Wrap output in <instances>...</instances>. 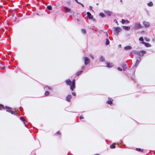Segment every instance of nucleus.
I'll use <instances>...</instances> for the list:
<instances>
[{
	"instance_id": "f257e3e1",
	"label": "nucleus",
	"mask_w": 155,
	"mask_h": 155,
	"mask_svg": "<svg viewBox=\"0 0 155 155\" xmlns=\"http://www.w3.org/2000/svg\"><path fill=\"white\" fill-rule=\"evenodd\" d=\"M113 29L114 31V34L118 35L119 32L121 30V28L118 27H114Z\"/></svg>"
},
{
	"instance_id": "f03ea898",
	"label": "nucleus",
	"mask_w": 155,
	"mask_h": 155,
	"mask_svg": "<svg viewBox=\"0 0 155 155\" xmlns=\"http://www.w3.org/2000/svg\"><path fill=\"white\" fill-rule=\"evenodd\" d=\"M143 27L139 23H135L134 27V29L135 30H138Z\"/></svg>"
},
{
	"instance_id": "7ed1b4c3",
	"label": "nucleus",
	"mask_w": 155,
	"mask_h": 155,
	"mask_svg": "<svg viewBox=\"0 0 155 155\" xmlns=\"http://www.w3.org/2000/svg\"><path fill=\"white\" fill-rule=\"evenodd\" d=\"M146 53V51L145 50H141L138 51V53H137L138 55H139L140 56L142 57L143 56L144 54H145Z\"/></svg>"
},
{
	"instance_id": "20e7f679",
	"label": "nucleus",
	"mask_w": 155,
	"mask_h": 155,
	"mask_svg": "<svg viewBox=\"0 0 155 155\" xmlns=\"http://www.w3.org/2000/svg\"><path fill=\"white\" fill-rule=\"evenodd\" d=\"M72 85L71 86V87H70V89L71 91H73L74 90V89L75 87V80L73 79L72 81Z\"/></svg>"
},
{
	"instance_id": "39448f33",
	"label": "nucleus",
	"mask_w": 155,
	"mask_h": 155,
	"mask_svg": "<svg viewBox=\"0 0 155 155\" xmlns=\"http://www.w3.org/2000/svg\"><path fill=\"white\" fill-rule=\"evenodd\" d=\"M67 85H68L70 86V87H71V86L72 85V81L70 79H68L66 80L65 81Z\"/></svg>"
},
{
	"instance_id": "423d86ee",
	"label": "nucleus",
	"mask_w": 155,
	"mask_h": 155,
	"mask_svg": "<svg viewBox=\"0 0 155 155\" xmlns=\"http://www.w3.org/2000/svg\"><path fill=\"white\" fill-rule=\"evenodd\" d=\"M141 61V58L140 57H137L136 58V61L134 66H137Z\"/></svg>"
},
{
	"instance_id": "0eeeda50",
	"label": "nucleus",
	"mask_w": 155,
	"mask_h": 155,
	"mask_svg": "<svg viewBox=\"0 0 155 155\" xmlns=\"http://www.w3.org/2000/svg\"><path fill=\"white\" fill-rule=\"evenodd\" d=\"M90 61V59L87 57H85L84 58V64L85 65H87Z\"/></svg>"
},
{
	"instance_id": "6e6552de",
	"label": "nucleus",
	"mask_w": 155,
	"mask_h": 155,
	"mask_svg": "<svg viewBox=\"0 0 155 155\" xmlns=\"http://www.w3.org/2000/svg\"><path fill=\"white\" fill-rule=\"evenodd\" d=\"M143 23L145 27H148L150 26V25L149 23L148 22L143 21Z\"/></svg>"
},
{
	"instance_id": "1a4fd4ad",
	"label": "nucleus",
	"mask_w": 155,
	"mask_h": 155,
	"mask_svg": "<svg viewBox=\"0 0 155 155\" xmlns=\"http://www.w3.org/2000/svg\"><path fill=\"white\" fill-rule=\"evenodd\" d=\"M141 43L144 45L145 46L147 47H149L151 46V45L150 44L148 43H146L144 42H142Z\"/></svg>"
},
{
	"instance_id": "9d476101",
	"label": "nucleus",
	"mask_w": 155,
	"mask_h": 155,
	"mask_svg": "<svg viewBox=\"0 0 155 155\" xmlns=\"http://www.w3.org/2000/svg\"><path fill=\"white\" fill-rule=\"evenodd\" d=\"M20 120L23 122L24 124H25V127H27V124L25 122V118L23 117H21L20 118Z\"/></svg>"
},
{
	"instance_id": "9b49d317",
	"label": "nucleus",
	"mask_w": 155,
	"mask_h": 155,
	"mask_svg": "<svg viewBox=\"0 0 155 155\" xmlns=\"http://www.w3.org/2000/svg\"><path fill=\"white\" fill-rule=\"evenodd\" d=\"M87 17L90 19H92L93 18V16L91 15V13L90 12H87Z\"/></svg>"
},
{
	"instance_id": "f8f14e48",
	"label": "nucleus",
	"mask_w": 155,
	"mask_h": 155,
	"mask_svg": "<svg viewBox=\"0 0 155 155\" xmlns=\"http://www.w3.org/2000/svg\"><path fill=\"white\" fill-rule=\"evenodd\" d=\"M71 96L70 95H68L66 97V100L68 102H70L71 98Z\"/></svg>"
},
{
	"instance_id": "ddd939ff",
	"label": "nucleus",
	"mask_w": 155,
	"mask_h": 155,
	"mask_svg": "<svg viewBox=\"0 0 155 155\" xmlns=\"http://www.w3.org/2000/svg\"><path fill=\"white\" fill-rule=\"evenodd\" d=\"M104 12L105 13L107 14L108 15L110 16L111 14L112 13V12H110L108 10H105Z\"/></svg>"
},
{
	"instance_id": "4468645a",
	"label": "nucleus",
	"mask_w": 155,
	"mask_h": 155,
	"mask_svg": "<svg viewBox=\"0 0 155 155\" xmlns=\"http://www.w3.org/2000/svg\"><path fill=\"white\" fill-rule=\"evenodd\" d=\"M108 101H107V103L109 104H111L112 103L113 100L111 98L108 97Z\"/></svg>"
},
{
	"instance_id": "2eb2a0df",
	"label": "nucleus",
	"mask_w": 155,
	"mask_h": 155,
	"mask_svg": "<svg viewBox=\"0 0 155 155\" xmlns=\"http://www.w3.org/2000/svg\"><path fill=\"white\" fill-rule=\"evenodd\" d=\"M122 27L124 30L127 31L129 30L130 29V27L129 26H123Z\"/></svg>"
},
{
	"instance_id": "dca6fc26",
	"label": "nucleus",
	"mask_w": 155,
	"mask_h": 155,
	"mask_svg": "<svg viewBox=\"0 0 155 155\" xmlns=\"http://www.w3.org/2000/svg\"><path fill=\"white\" fill-rule=\"evenodd\" d=\"M5 108L7 109V110H6V111L10 113V111H11V110H12V108L9 107H8V106H5Z\"/></svg>"
},
{
	"instance_id": "f3484780",
	"label": "nucleus",
	"mask_w": 155,
	"mask_h": 155,
	"mask_svg": "<svg viewBox=\"0 0 155 155\" xmlns=\"http://www.w3.org/2000/svg\"><path fill=\"white\" fill-rule=\"evenodd\" d=\"M132 48V47L130 46H127L124 48V49L126 50L131 49Z\"/></svg>"
},
{
	"instance_id": "a211bd4d",
	"label": "nucleus",
	"mask_w": 155,
	"mask_h": 155,
	"mask_svg": "<svg viewBox=\"0 0 155 155\" xmlns=\"http://www.w3.org/2000/svg\"><path fill=\"white\" fill-rule=\"evenodd\" d=\"M107 67L108 68H111L113 66V64L112 63H107Z\"/></svg>"
},
{
	"instance_id": "6ab92c4d",
	"label": "nucleus",
	"mask_w": 155,
	"mask_h": 155,
	"mask_svg": "<svg viewBox=\"0 0 155 155\" xmlns=\"http://www.w3.org/2000/svg\"><path fill=\"white\" fill-rule=\"evenodd\" d=\"M64 8L66 12H69L70 11L71 9L66 7H64Z\"/></svg>"
},
{
	"instance_id": "aec40b11",
	"label": "nucleus",
	"mask_w": 155,
	"mask_h": 155,
	"mask_svg": "<svg viewBox=\"0 0 155 155\" xmlns=\"http://www.w3.org/2000/svg\"><path fill=\"white\" fill-rule=\"evenodd\" d=\"M99 60L101 62H103L104 61V58L103 56H101L99 58Z\"/></svg>"
},
{
	"instance_id": "412c9836",
	"label": "nucleus",
	"mask_w": 155,
	"mask_h": 155,
	"mask_svg": "<svg viewBox=\"0 0 155 155\" xmlns=\"http://www.w3.org/2000/svg\"><path fill=\"white\" fill-rule=\"evenodd\" d=\"M138 51H137L136 50H133L131 52V53H134V54H137L138 55Z\"/></svg>"
},
{
	"instance_id": "4be33fe9",
	"label": "nucleus",
	"mask_w": 155,
	"mask_h": 155,
	"mask_svg": "<svg viewBox=\"0 0 155 155\" xmlns=\"http://www.w3.org/2000/svg\"><path fill=\"white\" fill-rule=\"evenodd\" d=\"M148 6L149 7H151L153 5V4L152 2H150L147 4Z\"/></svg>"
},
{
	"instance_id": "5701e85b",
	"label": "nucleus",
	"mask_w": 155,
	"mask_h": 155,
	"mask_svg": "<svg viewBox=\"0 0 155 155\" xmlns=\"http://www.w3.org/2000/svg\"><path fill=\"white\" fill-rule=\"evenodd\" d=\"M110 44V41L108 38L106 39L105 45H109Z\"/></svg>"
},
{
	"instance_id": "b1692460",
	"label": "nucleus",
	"mask_w": 155,
	"mask_h": 155,
	"mask_svg": "<svg viewBox=\"0 0 155 155\" xmlns=\"http://www.w3.org/2000/svg\"><path fill=\"white\" fill-rule=\"evenodd\" d=\"M136 150L137 151H141V152H143V149H141V148H137L136 149Z\"/></svg>"
},
{
	"instance_id": "393cba45",
	"label": "nucleus",
	"mask_w": 155,
	"mask_h": 155,
	"mask_svg": "<svg viewBox=\"0 0 155 155\" xmlns=\"http://www.w3.org/2000/svg\"><path fill=\"white\" fill-rule=\"evenodd\" d=\"M83 72L82 71H80L78 72H77L76 73L77 76H78L80 75Z\"/></svg>"
},
{
	"instance_id": "a878e982",
	"label": "nucleus",
	"mask_w": 155,
	"mask_h": 155,
	"mask_svg": "<svg viewBox=\"0 0 155 155\" xmlns=\"http://www.w3.org/2000/svg\"><path fill=\"white\" fill-rule=\"evenodd\" d=\"M47 8L48 10H50L52 9V7L51 5H49L47 6Z\"/></svg>"
},
{
	"instance_id": "bb28decb",
	"label": "nucleus",
	"mask_w": 155,
	"mask_h": 155,
	"mask_svg": "<svg viewBox=\"0 0 155 155\" xmlns=\"http://www.w3.org/2000/svg\"><path fill=\"white\" fill-rule=\"evenodd\" d=\"M44 89L45 90H50L51 89L50 87L48 86H46L45 87Z\"/></svg>"
},
{
	"instance_id": "cd10ccee",
	"label": "nucleus",
	"mask_w": 155,
	"mask_h": 155,
	"mask_svg": "<svg viewBox=\"0 0 155 155\" xmlns=\"http://www.w3.org/2000/svg\"><path fill=\"white\" fill-rule=\"evenodd\" d=\"M99 15L102 17H105L104 14L102 12H101L99 14Z\"/></svg>"
},
{
	"instance_id": "c85d7f7f",
	"label": "nucleus",
	"mask_w": 155,
	"mask_h": 155,
	"mask_svg": "<svg viewBox=\"0 0 155 155\" xmlns=\"http://www.w3.org/2000/svg\"><path fill=\"white\" fill-rule=\"evenodd\" d=\"M139 40L140 41H141L142 42H143V41L144 40L143 38V37H141L139 38Z\"/></svg>"
},
{
	"instance_id": "c756f323",
	"label": "nucleus",
	"mask_w": 155,
	"mask_h": 155,
	"mask_svg": "<svg viewBox=\"0 0 155 155\" xmlns=\"http://www.w3.org/2000/svg\"><path fill=\"white\" fill-rule=\"evenodd\" d=\"M115 147V146L114 144H112L110 146V148H111L113 149Z\"/></svg>"
},
{
	"instance_id": "7c9ffc66",
	"label": "nucleus",
	"mask_w": 155,
	"mask_h": 155,
	"mask_svg": "<svg viewBox=\"0 0 155 155\" xmlns=\"http://www.w3.org/2000/svg\"><path fill=\"white\" fill-rule=\"evenodd\" d=\"M10 113H11L12 114L15 115H16V113L14 111L11 110V111H10Z\"/></svg>"
},
{
	"instance_id": "2f4dec72",
	"label": "nucleus",
	"mask_w": 155,
	"mask_h": 155,
	"mask_svg": "<svg viewBox=\"0 0 155 155\" xmlns=\"http://www.w3.org/2000/svg\"><path fill=\"white\" fill-rule=\"evenodd\" d=\"M49 94V92L48 91H47L45 93V96H48Z\"/></svg>"
},
{
	"instance_id": "473e14b6",
	"label": "nucleus",
	"mask_w": 155,
	"mask_h": 155,
	"mask_svg": "<svg viewBox=\"0 0 155 155\" xmlns=\"http://www.w3.org/2000/svg\"><path fill=\"white\" fill-rule=\"evenodd\" d=\"M83 34H85L86 32V31L85 29H82L81 30Z\"/></svg>"
},
{
	"instance_id": "72a5a7b5",
	"label": "nucleus",
	"mask_w": 155,
	"mask_h": 155,
	"mask_svg": "<svg viewBox=\"0 0 155 155\" xmlns=\"http://www.w3.org/2000/svg\"><path fill=\"white\" fill-rule=\"evenodd\" d=\"M125 22V20L124 19H122L121 20V23L122 24H124Z\"/></svg>"
},
{
	"instance_id": "f704fd0d",
	"label": "nucleus",
	"mask_w": 155,
	"mask_h": 155,
	"mask_svg": "<svg viewBox=\"0 0 155 155\" xmlns=\"http://www.w3.org/2000/svg\"><path fill=\"white\" fill-rule=\"evenodd\" d=\"M145 40L147 41H150V39L149 38H144Z\"/></svg>"
},
{
	"instance_id": "c9c22d12",
	"label": "nucleus",
	"mask_w": 155,
	"mask_h": 155,
	"mask_svg": "<svg viewBox=\"0 0 155 155\" xmlns=\"http://www.w3.org/2000/svg\"><path fill=\"white\" fill-rule=\"evenodd\" d=\"M90 57L93 59V60H94V56H93L91 54L90 55Z\"/></svg>"
},
{
	"instance_id": "e433bc0d",
	"label": "nucleus",
	"mask_w": 155,
	"mask_h": 155,
	"mask_svg": "<svg viewBox=\"0 0 155 155\" xmlns=\"http://www.w3.org/2000/svg\"><path fill=\"white\" fill-rule=\"evenodd\" d=\"M117 70L118 71H122V69L121 68H120V67H118L117 68Z\"/></svg>"
},
{
	"instance_id": "4c0bfd02",
	"label": "nucleus",
	"mask_w": 155,
	"mask_h": 155,
	"mask_svg": "<svg viewBox=\"0 0 155 155\" xmlns=\"http://www.w3.org/2000/svg\"><path fill=\"white\" fill-rule=\"evenodd\" d=\"M79 118H80V119L81 120V119H84V117H83L82 116H81Z\"/></svg>"
},
{
	"instance_id": "58836bf2",
	"label": "nucleus",
	"mask_w": 155,
	"mask_h": 155,
	"mask_svg": "<svg viewBox=\"0 0 155 155\" xmlns=\"http://www.w3.org/2000/svg\"><path fill=\"white\" fill-rule=\"evenodd\" d=\"M72 94L73 96H76V93H75V92H72Z\"/></svg>"
},
{
	"instance_id": "ea45409f",
	"label": "nucleus",
	"mask_w": 155,
	"mask_h": 155,
	"mask_svg": "<svg viewBox=\"0 0 155 155\" xmlns=\"http://www.w3.org/2000/svg\"><path fill=\"white\" fill-rule=\"evenodd\" d=\"M57 134H59V135H61V133L59 132V131H57Z\"/></svg>"
},
{
	"instance_id": "a19ab883",
	"label": "nucleus",
	"mask_w": 155,
	"mask_h": 155,
	"mask_svg": "<svg viewBox=\"0 0 155 155\" xmlns=\"http://www.w3.org/2000/svg\"><path fill=\"white\" fill-rule=\"evenodd\" d=\"M74 0L77 3H78V4L80 3V2H79L78 1V0Z\"/></svg>"
},
{
	"instance_id": "79ce46f5",
	"label": "nucleus",
	"mask_w": 155,
	"mask_h": 155,
	"mask_svg": "<svg viewBox=\"0 0 155 155\" xmlns=\"http://www.w3.org/2000/svg\"><path fill=\"white\" fill-rule=\"evenodd\" d=\"M2 108H3L2 106H1V105L0 104V110H2Z\"/></svg>"
},
{
	"instance_id": "37998d69",
	"label": "nucleus",
	"mask_w": 155,
	"mask_h": 155,
	"mask_svg": "<svg viewBox=\"0 0 155 155\" xmlns=\"http://www.w3.org/2000/svg\"><path fill=\"white\" fill-rule=\"evenodd\" d=\"M89 8L91 10H92V7L91 6H89Z\"/></svg>"
},
{
	"instance_id": "c03bdc74",
	"label": "nucleus",
	"mask_w": 155,
	"mask_h": 155,
	"mask_svg": "<svg viewBox=\"0 0 155 155\" xmlns=\"http://www.w3.org/2000/svg\"><path fill=\"white\" fill-rule=\"evenodd\" d=\"M84 68H85V66H82V67L81 69H82V70L84 69Z\"/></svg>"
},
{
	"instance_id": "a18cd8bd",
	"label": "nucleus",
	"mask_w": 155,
	"mask_h": 155,
	"mask_svg": "<svg viewBox=\"0 0 155 155\" xmlns=\"http://www.w3.org/2000/svg\"><path fill=\"white\" fill-rule=\"evenodd\" d=\"M79 4H81V5H82L83 7H84V5L83 4H81V3H79Z\"/></svg>"
},
{
	"instance_id": "49530a36",
	"label": "nucleus",
	"mask_w": 155,
	"mask_h": 155,
	"mask_svg": "<svg viewBox=\"0 0 155 155\" xmlns=\"http://www.w3.org/2000/svg\"><path fill=\"white\" fill-rule=\"evenodd\" d=\"M125 21H126V22L127 23H129V21L127 20H126Z\"/></svg>"
},
{
	"instance_id": "de8ad7c7",
	"label": "nucleus",
	"mask_w": 155,
	"mask_h": 155,
	"mask_svg": "<svg viewBox=\"0 0 155 155\" xmlns=\"http://www.w3.org/2000/svg\"><path fill=\"white\" fill-rule=\"evenodd\" d=\"M114 22H116V23H117V21L116 20H114Z\"/></svg>"
},
{
	"instance_id": "09e8293b",
	"label": "nucleus",
	"mask_w": 155,
	"mask_h": 155,
	"mask_svg": "<svg viewBox=\"0 0 155 155\" xmlns=\"http://www.w3.org/2000/svg\"><path fill=\"white\" fill-rule=\"evenodd\" d=\"M118 46H119V47H121V45H119Z\"/></svg>"
},
{
	"instance_id": "8fccbe9b",
	"label": "nucleus",
	"mask_w": 155,
	"mask_h": 155,
	"mask_svg": "<svg viewBox=\"0 0 155 155\" xmlns=\"http://www.w3.org/2000/svg\"><path fill=\"white\" fill-rule=\"evenodd\" d=\"M94 155H99V154H95Z\"/></svg>"
},
{
	"instance_id": "3c124183",
	"label": "nucleus",
	"mask_w": 155,
	"mask_h": 155,
	"mask_svg": "<svg viewBox=\"0 0 155 155\" xmlns=\"http://www.w3.org/2000/svg\"><path fill=\"white\" fill-rule=\"evenodd\" d=\"M19 108H20V110H21V107H20Z\"/></svg>"
},
{
	"instance_id": "603ef678",
	"label": "nucleus",
	"mask_w": 155,
	"mask_h": 155,
	"mask_svg": "<svg viewBox=\"0 0 155 155\" xmlns=\"http://www.w3.org/2000/svg\"><path fill=\"white\" fill-rule=\"evenodd\" d=\"M120 2H122V0H120Z\"/></svg>"
},
{
	"instance_id": "864d4df0",
	"label": "nucleus",
	"mask_w": 155,
	"mask_h": 155,
	"mask_svg": "<svg viewBox=\"0 0 155 155\" xmlns=\"http://www.w3.org/2000/svg\"><path fill=\"white\" fill-rule=\"evenodd\" d=\"M98 5V3H97L96 5Z\"/></svg>"
},
{
	"instance_id": "5fc2aeb1",
	"label": "nucleus",
	"mask_w": 155,
	"mask_h": 155,
	"mask_svg": "<svg viewBox=\"0 0 155 155\" xmlns=\"http://www.w3.org/2000/svg\"><path fill=\"white\" fill-rule=\"evenodd\" d=\"M126 68H127V65H125V67H126Z\"/></svg>"
},
{
	"instance_id": "6e6d98bb",
	"label": "nucleus",
	"mask_w": 155,
	"mask_h": 155,
	"mask_svg": "<svg viewBox=\"0 0 155 155\" xmlns=\"http://www.w3.org/2000/svg\"><path fill=\"white\" fill-rule=\"evenodd\" d=\"M126 68H127V65H125V67H126Z\"/></svg>"
},
{
	"instance_id": "4d7b16f0",
	"label": "nucleus",
	"mask_w": 155,
	"mask_h": 155,
	"mask_svg": "<svg viewBox=\"0 0 155 155\" xmlns=\"http://www.w3.org/2000/svg\"><path fill=\"white\" fill-rule=\"evenodd\" d=\"M77 20H78V21H79L78 19H77Z\"/></svg>"
},
{
	"instance_id": "13d9d810",
	"label": "nucleus",
	"mask_w": 155,
	"mask_h": 155,
	"mask_svg": "<svg viewBox=\"0 0 155 155\" xmlns=\"http://www.w3.org/2000/svg\"><path fill=\"white\" fill-rule=\"evenodd\" d=\"M2 106V107H3V106H2H2Z\"/></svg>"
}]
</instances>
